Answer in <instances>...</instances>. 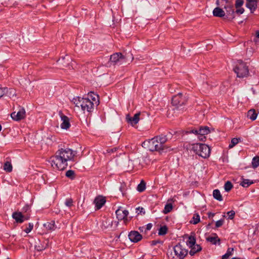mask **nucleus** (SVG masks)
<instances>
[{"instance_id":"obj_1","label":"nucleus","mask_w":259,"mask_h":259,"mask_svg":"<svg viewBox=\"0 0 259 259\" xmlns=\"http://www.w3.org/2000/svg\"><path fill=\"white\" fill-rule=\"evenodd\" d=\"M76 153L69 148L59 149L55 153V155L51 158L52 166L59 170H63L68 165V161H72Z\"/></svg>"},{"instance_id":"obj_2","label":"nucleus","mask_w":259,"mask_h":259,"mask_svg":"<svg viewBox=\"0 0 259 259\" xmlns=\"http://www.w3.org/2000/svg\"><path fill=\"white\" fill-rule=\"evenodd\" d=\"M72 101L76 107H81L84 112H91L94 109L95 105L93 102H92L89 98L77 97L74 98Z\"/></svg>"},{"instance_id":"obj_3","label":"nucleus","mask_w":259,"mask_h":259,"mask_svg":"<svg viewBox=\"0 0 259 259\" xmlns=\"http://www.w3.org/2000/svg\"><path fill=\"white\" fill-rule=\"evenodd\" d=\"M134 59L132 54L124 56L121 53H115L110 56V62L114 65H121L132 61Z\"/></svg>"},{"instance_id":"obj_4","label":"nucleus","mask_w":259,"mask_h":259,"mask_svg":"<svg viewBox=\"0 0 259 259\" xmlns=\"http://www.w3.org/2000/svg\"><path fill=\"white\" fill-rule=\"evenodd\" d=\"M192 150L199 156L206 158L208 157L210 153L209 146L204 144L196 143L192 145Z\"/></svg>"},{"instance_id":"obj_5","label":"nucleus","mask_w":259,"mask_h":259,"mask_svg":"<svg viewBox=\"0 0 259 259\" xmlns=\"http://www.w3.org/2000/svg\"><path fill=\"white\" fill-rule=\"evenodd\" d=\"M188 254V250L180 244L173 247V252H171V259H184Z\"/></svg>"},{"instance_id":"obj_6","label":"nucleus","mask_w":259,"mask_h":259,"mask_svg":"<svg viewBox=\"0 0 259 259\" xmlns=\"http://www.w3.org/2000/svg\"><path fill=\"white\" fill-rule=\"evenodd\" d=\"M234 70L237 74V77L240 78L246 77L249 74L248 66L241 60L237 61L236 65L234 68Z\"/></svg>"},{"instance_id":"obj_7","label":"nucleus","mask_w":259,"mask_h":259,"mask_svg":"<svg viewBox=\"0 0 259 259\" xmlns=\"http://www.w3.org/2000/svg\"><path fill=\"white\" fill-rule=\"evenodd\" d=\"M186 243L187 245L191 249L189 253L191 256H193L196 253L200 251L202 249L201 247L199 244H196V239L193 235H191L189 236L188 240L187 241Z\"/></svg>"},{"instance_id":"obj_8","label":"nucleus","mask_w":259,"mask_h":259,"mask_svg":"<svg viewBox=\"0 0 259 259\" xmlns=\"http://www.w3.org/2000/svg\"><path fill=\"white\" fill-rule=\"evenodd\" d=\"M187 102V98L183 96L182 93H179L173 96L171 99V103L173 106L179 108V107L185 104Z\"/></svg>"},{"instance_id":"obj_9","label":"nucleus","mask_w":259,"mask_h":259,"mask_svg":"<svg viewBox=\"0 0 259 259\" xmlns=\"http://www.w3.org/2000/svg\"><path fill=\"white\" fill-rule=\"evenodd\" d=\"M25 116V110L21 107H19L17 111H14L11 114L12 118L15 121H20L24 119Z\"/></svg>"},{"instance_id":"obj_10","label":"nucleus","mask_w":259,"mask_h":259,"mask_svg":"<svg viewBox=\"0 0 259 259\" xmlns=\"http://www.w3.org/2000/svg\"><path fill=\"white\" fill-rule=\"evenodd\" d=\"M13 218L17 223H22L25 220H27L30 218V215L28 214H22L21 212H15L12 214Z\"/></svg>"},{"instance_id":"obj_11","label":"nucleus","mask_w":259,"mask_h":259,"mask_svg":"<svg viewBox=\"0 0 259 259\" xmlns=\"http://www.w3.org/2000/svg\"><path fill=\"white\" fill-rule=\"evenodd\" d=\"M149 148L151 151L163 150L158 140L154 137L149 142Z\"/></svg>"},{"instance_id":"obj_12","label":"nucleus","mask_w":259,"mask_h":259,"mask_svg":"<svg viewBox=\"0 0 259 259\" xmlns=\"http://www.w3.org/2000/svg\"><path fill=\"white\" fill-rule=\"evenodd\" d=\"M116 217L118 220H123L125 223L127 222V216L128 214V211L127 210L123 209L120 207L115 211Z\"/></svg>"},{"instance_id":"obj_13","label":"nucleus","mask_w":259,"mask_h":259,"mask_svg":"<svg viewBox=\"0 0 259 259\" xmlns=\"http://www.w3.org/2000/svg\"><path fill=\"white\" fill-rule=\"evenodd\" d=\"M59 114L62 121V123L60 125L61 127L65 130L69 128L70 126L69 118L67 116L64 115L62 111H60Z\"/></svg>"},{"instance_id":"obj_14","label":"nucleus","mask_w":259,"mask_h":259,"mask_svg":"<svg viewBox=\"0 0 259 259\" xmlns=\"http://www.w3.org/2000/svg\"><path fill=\"white\" fill-rule=\"evenodd\" d=\"M225 9L226 11V14L225 15L226 18L229 20H231L235 18L234 9L233 5H228L225 7Z\"/></svg>"},{"instance_id":"obj_15","label":"nucleus","mask_w":259,"mask_h":259,"mask_svg":"<svg viewBox=\"0 0 259 259\" xmlns=\"http://www.w3.org/2000/svg\"><path fill=\"white\" fill-rule=\"evenodd\" d=\"M128 238L132 242H138L142 239V236L138 231H133L129 233Z\"/></svg>"},{"instance_id":"obj_16","label":"nucleus","mask_w":259,"mask_h":259,"mask_svg":"<svg viewBox=\"0 0 259 259\" xmlns=\"http://www.w3.org/2000/svg\"><path fill=\"white\" fill-rule=\"evenodd\" d=\"M106 199L105 197L99 196L97 197L94 200L96 209H100L105 203Z\"/></svg>"},{"instance_id":"obj_17","label":"nucleus","mask_w":259,"mask_h":259,"mask_svg":"<svg viewBox=\"0 0 259 259\" xmlns=\"http://www.w3.org/2000/svg\"><path fill=\"white\" fill-rule=\"evenodd\" d=\"M246 7L248 8L252 13L256 9L257 0H246Z\"/></svg>"},{"instance_id":"obj_18","label":"nucleus","mask_w":259,"mask_h":259,"mask_svg":"<svg viewBox=\"0 0 259 259\" xmlns=\"http://www.w3.org/2000/svg\"><path fill=\"white\" fill-rule=\"evenodd\" d=\"M171 134L167 135L166 136L160 135L159 136L156 137V138L158 140L159 144H160V146L162 149L164 150L165 149V146H164V144L167 141L168 139L170 138Z\"/></svg>"},{"instance_id":"obj_19","label":"nucleus","mask_w":259,"mask_h":259,"mask_svg":"<svg viewBox=\"0 0 259 259\" xmlns=\"http://www.w3.org/2000/svg\"><path fill=\"white\" fill-rule=\"evenodd\" d=\"M140 115V113H137L135 114L132 117H130L129 115H127L126 117L127 121L132 125L136 124L139 121Z\"/></svg>"},{"instance_id":"obj_20","label":"nucleus","mask_w":259,"mask_h":259,"mask_svg":"<svg viewBox=\"0 0 259 259\" xmlns=\"http://www.w3.org/2000/svg\"><path fill=\"white\" fill-rule=\"evenodd\" d=\"M87 98H91L92 102H93V104L95 106H98L99 104V96L98 95L95 94L94 92H90L88 95Z\"/></svg>"},{"instance_id":"obj_21","label":"nucleus","mask_w":259,"mask_h":259,"mask_svg":"<svg viewBox=\"0 0 259 259\" xmlns=\"http://www.w3.org/2000/svg\"><path fill=\"white\" fill-rule=\"evenodd\" d=\"M213 15L215 17H222L225 16L226 13L223 9L217 7L213 11Z\"/></svg>"},{"instance_id":"obj_22","label":"nucleus","mask_w":259,"mask_h":259,"mask_svg":"<svg viewBox=\"0 0 259 259\" xmlns=\"http://www.w3.org/2000/svg\"><path fill=\"white\" fill-rule=\"evenodd\" d=\"M44 226L47 230L51 231L55 230L56 228L55 223L54 221L45 223Z\"/></svg>"},{"instance_id":"obj_23","label":"nucleus","mask_w":259,"mask_h":259,"mask_svg":"<svg viewBox=\"0 0 259 259\" xmlns=\"http://www.w3.org/2000/svg\"><path fill=\"white\" fill-rule=\"evenodd\" d=\"M198 134L202 136L208 134L210 133V130L207 126L200 127L198 129Z\"/></svg>"},{"instance_id":"obj_24","label":"nucleus","mask_w":259,"mask_h":259,"mask_svg":"<svg viewBox=\"0 0 259 259\" xmlns=\"http://www.w3.org/2000/svg\"><path fill=\"white\" fill-rule=\"evenodd\" d=\"M257 115L254 109H250L247 112V117L252 120H254L256 118Z\"/></svg>"},{"instance_id":"obj_25","label":"nucleus","mask_w":259,"mask_h":259,"mask_svg":"<svg viewBox=\"0 0 259 259\" xmlns=\"http://www.w3.org/2000/svg\"><path fill=\"white\" fill-rule=\"evenodd\" d=\"M69 61L70 59L69 57L66 58L65 57H63L61 59H59L58 60V63H61L64 67H66L69 64Z\"/></svg>"},{"instance_id":"obj_26","label":"nucleus","mask_w":259,"mask_h":259,"mask_svg":"<svg viewBox=\"0 0 259 259\" xmlns=\"http://www.w3.org/2000/svg\"><path fill=\"white\" fill-rule=\"evenodd\" d=\"M213 196L215 199H217L220 201L223 200V198H222V195H221L220 191L218 189H215V190H213Z\"/></svg>"},{"instance_id":"obj_27","label":"nucleus","mask_w":259,"mask_h":259,"mask_svg":"<svg viewBox=\"0 0 259 259\" xmlns=\"http://www.w3.org/2000/svg\"><path fill=\"white\" fill-rule=\"evenodd\" d=\"M214 237H209L207 238V240L211 242L213 244H216L217 242H220V239L218 238L217 235L215 234Z\"/></svg>"},{"instance_id":"obj_28","label":"nucleus","mask_w":259,"mask_h":259,"mask_svg":"<svg viewBox=\"0 0 259 259\" xmlns=\"http://www.w3.org/2000/svg\"><path fill=\"white\" fill-rule=\"evenodd\" d=\"M47 243H44L43 244H41L39 242L37 243V244L35 245V248L37 251H42L44 250L47 246Z\"/></svg>"},{"instance_id":"obj_29","label":"nucleus","mask_w":259,"mask_h":259,"mask_svg":"<svg viewBox=\"0 0 259 259\" xmlns=\"http://www.w3.org/2000/svg\"><path fill=\"white\" fill-rule=\"evenodd\" d=\"M146 189V183L142 180L141 183L138 185L137 190L140 192H143Z\"/></svg>"},{"instance_id":"obj_30","label":"nucleus","mask_w":259,"mask_h":259,"mask_svg":"<svg viewBox=\"0 0 259 259\" xmlns=\"http://www.w3.org/2000/svg\"><path fill=\"white\" fill-rule=\"evenodd\" d=\"M252 166L255 169L259 166V156H255L252 160Z\"/></svg>"},{"instance_id":"obj_31","label":"nucleus","mask_w":259,"mask_h":259,"mask_svg":"<svg viewBox=\"0 0 259 259\" xmlns=\"http://www.w3.org/2000/svg\"><path fill=\"white\" fill-rule=\"evenodd\" d=\"M4 169L7 172H11L12 170V165L11 163L9 161L5 162L4 165Z\"/></svg>"},{"instance_id":"obj_32","label":"nucleus","mask_w":259,"mask_h":259,"mask_svg":"<svg viewBox=\"0 0 259 259\" xmlns=\"http://www.w3.org/2000/svg\"><path fill=\"white\" fill-rule=\"evenodd\" d=\"M172 209V205L171 203H167L165 205L163 212L164 214H167Z\"/></svg>"},{"instance_id":"obj_33","label":"nucleus","mask_w":259,"mask_h":259,"mask_svg":"<svg viewBox=\"0 0 259 259\" xmlns=\"http://www.w3.org/2000/svg\"><path fill=\"white\" fill-rule=\"evenodd\" d=\"M66 176L69 178L71 180H73L75 176V172L72 170H68L66 172L65 174Z\"/></svg>"},{"instance_id":"obj_34","label":"nucleus","mask_w":259,"mask_h":259,"mask_svg":"<svg viewBox=\"0 0 259 259\" xmlns=\"http://www.w3.org/2000/svg\"><path fill=\"white\" fill-rule=\"evenodd\" d=\"M167 227L166 226H163L161 227L158 231L159 235H164L167 233Z\"/></svg>"},{"instance_id":"obj_35","label":"nucleus","mask_w":259,"mask_h":259,"mask_svg":"<svg viewBox=\"0 0 259 259\" xmlns=\"http://www.w3.org/2000/svg\"><path fill=\"white\" fill-rule=\"evenodd\" d=\"M200 221V217L198 214H194L192 218V220L190 221V223L193 224H197Z\"/></svg>"},{"instance_id":"obj_36","label":"nucleus","mask_w":259,"mask_h":259,"mask_svg":"<svg viewBox=\"0 0 259 259\" xmlns=\"http://www.w3.org/2000/svg\"><path fill=\"white\" fill-rule=\"evenodd\" d=\"M252 184H253V182L249 180L243 179L241 183V185L243 187H248Z\"/></svg>"},{"instance_id":"obj_37","label":"nucleus","mask_w":259,"mask_h":259,"mask_svg":"<svg viewBox=\"0 0 259 259\" xmlns=\"http://www.w3.org/2000/svg\"><path fill=\"white\" fill-rule=\"evenodd\" d=\"M233 188V185L230 181H227L224 185V189L226 192H229Z\"/></svg>"},{"instance_id":"obj_38","label":"nucleus","mask_w":259,"mask_h":259,"mask_svg":"<svg viewBox=\"0 0 259 259\" xmlns=\"http://www.w3.org/2000/svg\"><path fill=\"white\" fill-rule=\"evenodd\" d=\"M240 140V139L239 138H233L231 140V143L229 145V147L230 148H233L234 146H235L236 144H237L239 142V141Z\"/></svg>"},{"instance_id":"obj_39","label":"nucleus","mask_w":259,"mask_h":259,"mask_svg":"<svg viewBox=\"0 0 259 259\" xmlns=\"http://www.w3.org/2000/svg\"><path fill=\"white\" fill-rule=\"evenodd\" d=\"M233 250V248H229L226 253L224 255V257L229 258L230 256H231L233 254L232 252Z\"/></svg>"},{"instance_id":"obj_40","label":"nucleus","mask_w":259,"mask_h":259,"mask_svg":"<svg viewBox=\"0 0 259 259\" xmlns=\"http://www.w3.org/2000/svg\"><path fill=\"white\" fill-rule=\"evenodd\" d=\"M243 0H236V3H235V7L236 9L239 8V7H241L243 4Z\"/></svg>"},{"instance_id":"obj_41","label":"nucleus","mask_w":259,"mask_h":259,"mask_svg":"<svg viewBox=\"0 0 259 259\" xmlns=\"http://www.w3.org/2000/svg\"><path fill=\"white\" fill-rule=\"evenodd\" d=\"M65 205L67 206L71 207L73 205V200L71 198L67 199L65 201Z\"/></svg>"},{"instance_id":"obj_42","label":"nucleus","mask_w":259,"mask_h":259,"mask_svg":"<svg viewBox=\"0 0 259 259\" xmlns=\"http://www.w3.org/2000/svg\"><path fill=\"white\" fill-rule=\"evenodd\" d=\"M33 225L32 223H29V226L28 228H26L24 230V231L26 233H29L33 229Z\"/></svg>"},{"instance_id":"obj_43","label":"nucleus","mask_w":259,"mask_h":259,"mask_svg":"<svg viewBox=\"0 0 259 259\" xmlns=\"http://www.w3.org/2000/svg\"><path fill=\"white\" fill-rule=\"evenodd\" d=\"M227 214L229 216V219L232 220L235 214V212L234 210H231L227 212Z\"/></svg>"},{"instance_id":"obj_44","label":"nucleus","mask_w":259,"mask_h":259,"mask_svg":"<svg viewBox=\"0 0 259 259\" xmlns=\"http://www.w3.org/2000/svg\"><path fill=\"white\" fill-rule=\"evenodd\" d=\"M224 223V220H220L216 222L215 223V227L216 228H219L221 227Z\"/></svg>"},{"instance_id":"obj_45","label":"nucleus","mask_w":259,"mask_h":259,"mask_svg":"<svg viewBox=\"0 0 259 259\" xmlns=\"http://www.w3.org/2000/svg\"><path fill=\"white\" fill-rule=\"evenodd\" d=\"M254 41L256 43H259V30L255 32V37L254 38Z\"/></svg>"},{"instance_id":"obj_46","label":"nucleus","mask_w":259,"mask_h":259,"mask_svg":"<svg viewBox=\"0 0 259 259\" xmlns=\"http://www.w3.org/2000/svg\"><path fill=\"white\" fill-rule=\"evenodd\" d=\"M244 9L242 8L239 7V8L236 9L235 13L240 15V14H243L244 13Z\"/></svg>"},{"instance_id":"obj_47","label":"nucleus","mask_w":259,"mask_h":259,"mask_svg":"<svg viewBox=\"0 0 259 259\" xmlns=\"http://www.w3.org/2000/svg\"><path fill=\"white\" fill-rule=\"evenodd\" d=\"M117 150V148H114L108 149L107 150V152L109 153H113V152H115Z\"/></svg>"},{"instance_id":"obj_48","label":"nucleus","mask_w":259,"mask_h":259,"mask_svg":"<svg viewBox=\"0 0 259 259\" xmlns=\"http://www.w3.org/2000/svg\"><path fill=\"white\" fill-rule=\"evenodd\" d=\"M198 130H191L190 132V133H193V134H195V135H199L198 134Z\"/></svg>"},{"instance_id":"obj_49","label":"nucleus","mask_w":259,"mask_h":259,"mask_svg":"<svg viewBox=\"0 0 259 259\" xmlns=\"http://www.w3.org/2000/svg\"><path fill=\"white\" fill-rule=\"evenodd\" d=\"M215 215V213H212V212H208V217L209 218H212Z\"/></svg>"},{"instance_id":"obj_50","label":"nucleus","mask_w":259,"mask_h":259,"mask_svg":"<svg viewBox=\"0 0 259 259\" xmlns=\"http://www.w3.org/2000/svg\"><path fill=\"white\" fill-rule=\"evenodd\" d=\"M152 227V225L151 224H148L147 225L146 229L147 230H150L151 229Z\"/></svg>"},{"instance_id":"obj_51","label":"nucleus","mask_w":259,"mask_h":259,"mask_svg":"<svg viewBox=\"0 0 259 259\" xmlns=\"http://www.w3.org/2000/svg\"><path fill=\"white\" fill-rule=\"evenodd\" d=\"M29 209V207L28 205L26 206L23 208V210L25 211H27Z\"/></svg>"},{"instance_id":"obj_52","label":"nucleus","mask_w":259,"mask_h":259,"mask_svg":"<svg viewBox=\"0 0 259 259\" xmlns=\"http://www.w3.org/2000/svg\"><path fill=\"white\" fill-rule=\"evenodd\" d=\"M137 210H140V213H141L142 212H143V210H144V208H137Z\"/></svg>"},{"instance_id":"obj_53","label":"nucleus","mask_w":259,"mask_h":259,"mask_svg":"<svg viewBox=\"0 0 259 259\" xmlns=\"http://www.w3.org/2000/svg\"><path fill=\"white\" fill-rule=\"evenodd\" d=\"M157 242H158V241H152V244L153 245H156Z\"/></svg>"},{"instance_id":"obj_54","label":"nucleus","mask_w":259,"mask_h":259,"mask_svg":"<svg viewBox=\"0 0 259 259\" xmlns=\"http://www.w3.org/2000/svg\"><path fill=\"white\" fill-rule=\"evenodd\" d=\"M228 257H224V255H223L222 259H228Z\"/></svg>"},{"instance_id":"obj_55","label":"nucleus","mask_w":259,"mask_h":259,"mask_svg":"<svg viewBox=\"0 0 259 259\" xmlns=\"http://www.w3.org/2000/svg\"><path fill=\"white\" fill-rule=\"evenodd\" d=\"M232 259H240L238 257H233Z\"/></svg>"},{"instance_id":"obj_56","label":"nucleus","mask_w":259,"mask_h":259,"mask_svg":"<svg viewBox=\"0 0 259 259\" xmlns=\"http://www.w3.org/2000/svg\"><path fill=\"white\" fill-rule=\"evenodd\" d=\"M217 4L218 5H219V0L217 1Z\"/></svg>"},{"instance_id":"obj_57","label":"nucleus","mask_w":259,"mask_h":259,"mask_svg":"<svg viewBox=\"0 0 259 259\" xmlns=\"http://www.w3.org/2000/svg\"><path fill=\"white\" fill-rule=\"evenodd\" d=\"M2 130V125L0 124V132Z\"/></svg>"},{"instance_id":"obj_58","label":"nucleus","mask_w":259,"mask_h":259,"mask_svg":"<svg viewBox=\"0 0 259 259\" xmlns=\"http://www.w3.org/2000/svg\"><path fill=\"white\" fill-rule=\"evenodd\" d=\"M7 259H10V258H7Z\"/></svg>"},{"instance_id":"obj_59","label":"nucleus","mask_w":259,"mask_h":259,"mask_svg":"<svg viewBox=\"0 0 259 259\" xmlns=\"http://www.w3.org/2000/svg\"><path fill=\"white\" fill-rule=\"evenodd\" d=\"M257 259H259V258H257Z\"/></svg>"}]
</instances>
